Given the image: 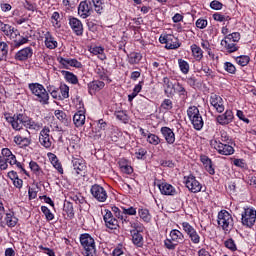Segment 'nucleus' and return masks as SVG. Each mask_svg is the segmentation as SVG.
<instances>
[{
    "label": "nucleus",
    "mask_w": 256,
    "mask_h": 256,
    "mask_svg": "<svg viewBox=\"0 0 256 256\" xmlns=\"http://www.w3.org/2000/svg\"><path fill=\"white\" fill-rule=\"evenodd\" d=\"M4 118L6 119L7 123H10L14 131H25V129L37 130L41 127L39 123H36L24 114H14L13 116H11L5 113ZM23 127H25V129Z\"/></svg>",
    "instance_id": "f257e3e1"
},
{
    "label": "nucleus",
    "mask_w": 256,
    "mask_h": 256,
    "mask_svg": "<svg viewBox=\"0 0 256 256\" xmlns=\"http://www.w3.org/2000/svg\"><path fill=\"white\" fill-rule=\"evenodd\" d=\"M239 41H241V34L239 32H233L224 36L220 45L227 53H235L239 51V46L237 45Z\"/></svg>",
    "instance_id": "f03ea898"
},
{
    "label": "nucleus",
    "mask_w": 256,
    "mask_h": 256,
    "mask_svg": "<svg viewBox=\"0 0 256 256\" xmlns=\"http://www.w3.org/2000/svg\"><path fill=\"white\" fill-rule=\"evenodd\" d=\"M28 89L31 91L32 95L36 97V101L41 103V105H49V92L40 83H30Z\"/></svg>",
    "instance_id": "7ed1b4c3"
},
{
    "label": "nucleus",
    "mask_w": 256,
    "mask_h": 256,
    "mask_svg": "<svg viewBox=\"0 0 256 256\" xmlns=\"http://www.w3.org/2000/svg\"><path fill=\"white\" fill-rule=\"evenodd\" d=\"M184 240L185 236L183 235V232L173 229L170 231L169 238L164 240V247L169 249V251H175V249H177V245H179V243H183Z\"/></svg>",
    "instance_id": "20e7f679"
},
{
    "label": "nucleus",
    "mask_w": 256,
    "mask_h": 256,
    "mask_svg": "<svg viewBox=\"0 0 256 256\" xmlns=\"http://www.w3.org/2000/svg\"><path fill=\"white\" fill-rule=\"evenodd\" d=\"M217 223L225 233H230L235 225L233 216L227 210L218 213Z\"/></svg>",
    "instance_id": "39448f33"
},
{
    "label": "nucleus",
    "mask_w": 256,
    "mask_h": 256,
    "mask_svg": "<svg viewBox=\"0 0 256 256\" xmlns=\"http://www.w3.org/2000/svg\"><path fill=\"white\" fill-rule=\"evenodd\" d=\"M1 157H4L7 159L9 165L11 167H15L18 172L24 173V175H27V170L23 167V164L19 161H17V157L11 152L9 148H3L1 152Z\"/></svg>",
    "instance_id": "423d86ee"
},
{
    "label": "nucleus",
    "mask_w": 256,
    "mask_h": 256,
    "mask_svg": "<svg viewBox=\"0 0 256 256\" xmlns=\"http://www.w3.org/2000/svg\"><path fill=\"white\" fill-rule=\"evenodd\" d=\"M7 37L12 41V45L15 49H19L22 45H27V43H29V37L21 36V33L16 28L11 30Z\"/></svg>",
    "instance_id": "0eeeda50"
},
{
    "label": "nucleus",
    "mask_w": 256,
    "mask_h": 256,
    "mask_svg": "<svg viewBox=\"0 0 256 256\" xmlns=\"http://www.w3.org/2000/svg\"><path fill=\"white\" fill-rule=\"evenodd\" d=\"M210 146L215 149L219 155H233L235 149L233 146L221 142V140L213 139L210 141Z\"/></svg>",
    "instance_id": "6e6552de"
},
{
    "label": "nucleus",
    "mask_w": 256,
    "mask_h": 256,
    "mask_svg": "<svg viewBox=\"0 0 256 256\" xmlns=\"http://www.w3.org/2000/svg\"><path fill=\"white\" fill-rule=\"evenodd\" d=\"M181 226L193 245H199L201 243V236L195 227L191 226L189 222H182Z\"/></svg>",
    "instance_id": "1a4fd4ad"
},
{
    "label": "nucleus",
    "mask_w": 256,
    "mask_h": 256,
    "mask_svg": "<svg viewBox=\"0 0 256 256\" xmlns=\"http://www.w3.org/2000/svg\"><path fill=\"white\" fill-rule=\"evenodd\" d=\"M80 244L83 247L85 253H97V247L95 246V239L91 235L84 233L80 235Z\"/></svg>",
    "instance_id": "9d476101"
},
{
    "label": "nucleus",
    "mask_w": 256,
    "mask_h": 256,
    "mask_svg": "<svg viewBox=\"0 0 256 256\" xmlns=\"http://www.w3.org/2000/svg\"><path fill=\"white\" fill-rule=\"evenodd\" d=\"M51 129L49 127L45 126L39 134V143L44 147L45 149H51L53 146V136H51Z\"/></svg>",
    "instance_id": "9b49d317"
},
{
    "label": "nucleus",
    "mask_w": 256,
    "mask_h": 256,
    "mask_svg": "<svg viewBox=\"0 0 256 256\" xmlns=\"http://www.w3.org/2000/svg\"><path fill=\"white\" fill-rule=\"evenodd\" d=\"M242 225L245 227H253L256 221V210L254 208H245L242 212Z\"/></svg>",
    "instance_id": "f8f14e48"
},
{
    "label": "nucleus",
    "mask_w": 256,
    "mask_h": 256,
    "mask_svg": "<svg viewBox=\"0 0 256 256\" xmlns=\"http://www.w3.org/2000/svg\"><path fill=\"white\" fill-rule=\"evenodd\" d=\"M90 193L92 197L96 199V201H99V203H105L107 201V197H108L107 191L101 185H98V184L92 185L90 189Z\"/></svg>",
    "instance_id": "ddd939ff"
},
{
    "label": "nucleus",
    "mask_w": 256,
    "mask_h": 256,
    "mask_svg": "<svg viewBox=\"0 0 256 256\" xmlns=\"http://www.w3.org/2000/svg\"><path fill=\"white\" fill-rule=\"evenodd\" d=\"M92 13H93V3L91 2V0L80 2L78 6V15L82 19H87V17H90Z\"/></svg>",
    "instance_id": "4468645a"
},
{
    "label": "nucleus",
    "mask_w": 256,
    "mask_h": 256,
    "mask_svg": "<svg viewBox=\"0 0 256 256\" xmlns=\"http://www.w3.org/2000/svg\"><path fill=\"white\" fill-rule=\"evenodd\" d=\"M184 182H185L187 189H189V191H191V193H199V192H201V189H203V186L201 185V183L199 181H197V178H195V176H193V175L184 177Z\"/></svg>",
    "instance_id": "2eb2a0df"
},
{
    "label": "nucleus",
    "mask_w": 256,
    "mask_h": 256,
    "mask_svg": "<svg viewBox=\"0 0 256 256\" xmlns=\"http://www.w3.org/2000/svg\"><path fill=\"white\" fill-rule=\"evenodd\" d=\"M103 219L107 229H111V230L119 229V220H117V218L113 216V213L110 210H105Z\"/></svg>",
    "instance_id": "dca6fc26"
},
{
    "label": "nucleus",
    "mask_w": 256,
    "mask_h": 256,
    "mask_svg": "<svg viewBox=\"0 0 256 256\" xmlns=\"http://www.w3.org/2000/svg\"><path fill=\"white\" fill-rule=\"evenodd\" d=\"M4 214V220L0 222L1 227H9L10 229H12V227H16L17 223H19V218L15 216V212L9 211Z\"/></svg>",
    "instance_id": "f3484780"
},
{
    "label": "nucleus",
    "mask_w": 256,
    "mask_h": 256,
    "mask_svg": "<svg viewBox=\"0 0 256 256\" xmlns=\"http://www.w3.org/2000/svg\"><path fill=\"white\" fill-rule=\"evenodd\" d=\"M14 143H16V145H21L22 147H29V145H31V133L29 130L24 129L23 135L15 136Z\"/></svg>",
    "instance_id": "a211bd4d"
},
{
    "label": "nucleus",
    "mask_w": 256,
    "mask_h": 256,
    "mask_svg": "<svg viewBox=\"0 0 256 256\" xmlns=\"http://www.w3.org/2000/svg\"><path fill=\"white\" fill-rule=\"evenodd\" d=\"M31 57H33V48L27 46L16 52L14 59H16V61H27L31 59Z\"/></svg>",
    "instance_id": "6ab92c4d"
},
{
    "label": "nucleus",
    "mask_w": 256,
    "mask_h": 256,
    "mask_svg": "<svg viewBox=\"0 0 256 256\" xmlns=\"http://www.w3.org/2000/svg\"><path fill=\"white\" fill-rule=\"evenodd\" d=\"M69 25L75 35H77L78 37H81V35H83V23L81 22V20L76 17H70Z\"/></svg>",
    "instance_id": "aec40b11"
},
{
    "label": "nucleus",
    "mask_w": 256,
    "mask_h": 256,
    "mask_svg": "<svg viewBox=\"0 0 256 256\" xmlns=\"http://www.w3.org/2000/svg\"><path fill=\"white\" fill-rule=\"evenodd\" d=\"M210 105L216 109L217 113H223L225 111V105H223V98L217 94L210 96Z\"/></svg>",
    "instance_id": "412c9836"
},
{
    "label": "nucleus",
    "mask_w": 256,
    "mask_h": 256,
    "mask_svg": "<svg viewBox=\"0 0 256 256\" xmlns=\"http://www.w3.org/2000/svg\"><path fill=\"white\" fill-rule=\"evenodd\" d=\"M58 61L65 69H68L69 67H75L76 69H81L83 67V64L79 62L77 59H71V58H58Z\"/></svg>",
    "instance_id": "4be33fe9"
},
{
    "label": "nucleus",
    "mask_w": 256,
    "mask_h": 256,
    "mask_svg": "<svg viewBox=\"0 0 256 256\" xmlns=\"http://www.w3.org/2000/svg\"><path fill=\"white\" fill-rule=\"evenodd\" d=\"M160 133L168 145L175 143V132H173V129L164 126L160 129Z\"/></svg>",
    "instance_id": "5701e85b"
},
{
    "label": "nucleus",
    "mask_w": 256,
    "mask_h": 256,
    "mask_svg": "<svg viewBox=\"0 0 256 256\" xmlns=\"http://www.w3.org/2000/svg\"><path fill=\"white\" fill-rule=\"evenodd\" d=\"M234 117L233 111L226 110L224 114H221L216 118V121L219 125H229V123L233 122Z\"/></svg>",
    "instance_id": "b1692460"
},
{
    "label": "nucleus",
    "mask_w": 256,
    "mask_h": 256,
    "mask_svg": "<svg viewBox=\"0 0 256 256\" xmlns=\"http://www.w3.org/2000/svg\"><path fill=\"white\" fill-rule=\"evenodd\" d=\"M158 188L160 189V193L162 195H170V196H175L177 195V190L173 185L167 183V182H162L161 184H158Z\"/></svg>",
    "instance_id": "393cba45"
},
{
    "label": "nucleus",
    "mask_w": 256,
    "mask_h": 256,
    "mask_svg": "<svg viewBox=\"0 0 256 256\" xmlns=\"http://www.w3.org/2000/svg\"><path fill=\"white\" fill-rule=\"evenodd\" d=\"M72 165H73V169H74L75 173H77V175H81V173H83V171H85V169H87V166L85 165V160H83V158L73 157Z\"/></svg>",
    "instance_id": "a878e982"
},
{
    "label": "nucleus",
    "mask_w": 256,
    "mask_h": 256,
    "mask_svg": "<svg viewBox=\"0 0 256 256\" xmlns=\"http://www.w3.org/2000/svg\"><path fill=\"white\" fill-rule=\"evenodd\" d=\"M105 87V82L94 80L90 83H88V93L90 95H95L97 91H101Z\"/></svg>",
    "instance_id": "bb28decb"
},
{
    "label": "nucleus",
    "mask_w": 256,
    "mask_h": 256,
    "mask_svg": "<svg viewBox=\"0 0 256 256\" xmlns=\"http://www.w3.org/2000/svg\"><path fill=\"white\" fill-rule=\"evenodd\" d=\"M73 123L75 127H83L85 125V112L83 110H79L74 114Z\"/></svg>",
    "instance_id": "cd10ccee"
},
{
    "label": "nucleus",
    "mask_w": 256,
    "mask_h": 256,
    "mask_svg": "<svg viewBox=\"0 0 256 256\" xmlns=\"http://www.w3.org/2000/svg\"><path fill=\"white\" fill-rule=\"evenodd\" d=\"M47 155H48V158H49L50 162L52 163L53 167L58 171V173L63 175V166L61 165V162H59L57 155H55L51 152H49Z\"/></svg>",
    "instance_id": "c85d7f7f"
},
{
    "label": "nucleus",
    "mask_w": 256,
    "mask_h": 256,
    "mask_svg": "<svg viewBox=\"0 0 256 256\" xmlns=\"http://www.w3.org/2000/svg\"><path fill=\"white\" fill-rule=\"evenodd\" d=\"M44 39H45V46L47 49H57L58 43L55 41V38L53 35H51V32H46L44 34Z\"/></svg>",
    "instance_id": "c756f323"
},
{
    "label": "nucleus",
    "mask_w": 256,
    "mask_h": 256,
    "mask_svg": "<svg viewBox=\"0 0 256 256\" xmlns=\"http://www.w3.org/2000/svg\"><path fill=\"white\" fill-rule=\"evenodd\" d=\"M114 217H116V219H119V221H121L122 227L124 229H129V216L125 215L124 210L123 211L120 210L118 213L114 214Z\"/></svg>",
    "instance_id": "7c9ffc66"
},
{
    "label": "nucleus",
    "mask_w": 256,
    "mask_h": 256,
    "mask_svg": "<svg viewBox=\"0 0 256 256\" xmlns=\"http://www.w3.org/2000/svg\"><path fill=\"white\" fill-rule=\"evenodd\" d=\"M90 53H92V55H98V59H100V61H105V59H107L104 47L95 46L93 48H90Z\"/></svg>",
    "instance_id": "2f4dec72"
},
{
    "label": "nucleus",
    "mask_w": 256,
    "mask_h": 256,
    "mask_svg": "<svg viewBox=\"0 0 256 256\" xmlns=\"http://www.w3.org/2000/svg\"><path fill=\"white\" fill-rule=\"evenodd\" d=\"M132 236V243L136 247H143L144 240H143V234L141 232H130Z\"/></svg>",
    "instance_id": "473e14b6"
},
{
    "label": "nucleus",
    "mask_w": 256,
    "mask_h": 256,
    "mask_svg": "<svg viewBox=\"0 0 256 256\" xmlns=\"http://www.w3.org/2000/svg\"><path fill=\"white\" fill-rule=\"evenodd\" d=\"M141 59H143V55L139 52H132L128 55V63H130V65H138Z\"/></svg>",
    "instance_id": "72a5a7b5"
},
{
    "label": "nucleus",
    "mask_w": 256,
    "mask_h": 256,
    "mask_svg": "<svg viewBox=\"0 0 256 256\" xmlns=\"http://www.w3.org/2000/svg\"><path fill=\"white\" fill-rule=\"evenodd\" d=\"M131 227L130 233H143L145 227L139 221L131 222L129 219L128 228Z\"/></svg>",
    "instance_id": "f704fd0d"
},
{
    "label": "nucleus",
    "mask_w": 256,
    "mask_h": 256,
    "mask_svg": "<svg viewBox=\"0 0 256 256\" xmlns=\"http://www.w3.org/2000/svg\"><path fill=\"white\" fill-rule=\"evenodd\" d=\"M191 51L196 61H201V59H203V50L197 44L191 45Z\"/></svg>",
    "instance_id": "c9c22d12"
},
{
    "label": "nucleus",
    "mask_w": 256,
    "mask_h": 256,
    "mask_svg": "<svg viewBox=\"0 0 256 256\" xmlns=\"http://www.w3.org/2000/svg\"><path fill=\"white\" fill-rule=\"evenodd\" d=\"M138 215L140 217V219H142V221H144V223H150L151 222V213L149 212V209L147 208H140L138 210Z\"/></svg>",
    "instance_id": "e433bc0d"
},
{
    "label": "nucleus",
    "mask_w": 256,
    "mask_h": 256,
    "mask_svg": "<svg viewBox=\"0 0 256 256\" xmlns=\"http://www.w3.org/2000/svg\"><path fill=\"white\" fill-rule=\"evenodd\" d=\"M187 116L189 120L192 121L193 119L200 117L201 112H199V108H197L196 106H190L187 110Z\"/></svg>",
    "instance_id": "4c0bfd02"
},
{
    "label": "nucleus",
    "mask_w": 256,
    "mask_h": 256,
    "mask_svg": "<svg viewBox=\"0 0 256 256\" xmlns=\"http://www.w3.org/2000/svg\"><path fill=\"white\" fill-rule=\"evenodd\" d=\"M191 124L193 125V128L196 131H201L203 129V126L205 125V122L203 121V116H198L197 118H193V120H190Z\"/></svg>",
    "instance_id": "58836bf2"
},
{
    "label": "nucleus",
    "mask_w": 256,
    "mask_h": 256,
    "mask_svg": "<svg viewBox=\"0 0 256 256\" xmlns=\"http://www.w3.org/2000/svg\"><path fill=\"white\" fill-rule=\"evenodd\" d=\"M170 41L166 44V49H179L181 44L179 43V39L173 35H169Z\"/></svg>",
    "instance_id": "ea45409f"
},
{
    "label": "nucleus",
    "mask_w": 256,
    "mask_h": 256,
    "mask_svg": "<svg viewBox=\"0 0 256 256\" xmlns=\"http://www.w3.org/2000/svg\"><path fill=\"white\" fill-rule=\"evenodd\" d=\"M174 91H176L182 99H187V90L185 89L183 84L177 82L174 85Z\"/></svg>",
    "instance_id": "a19ab883"
},
{
    "label": "nucleus",
    "mask_w": 256,
    "mask_h": 256,
    "mask_svg": "<svg viewBox=\"0 0 256 256\" xmlns=\"http://www.w3.org/2000/svg\"><path fill=\"white\" fill-rule=\"evenodd\" d=\"M163 83L165 85V93L166 95H172L173 89H175V85H173V82L168 77L163 78Z\"/></svg>",
    "instance_id": "79ce46f5"
},
{
    "label": "nucleus",
    "mask_w": 256,
    "mask_h": 256,
    "mask_svg": "<svg viewBox=\"0 0 256 256\" xmlns=\"http://www.w3.org/2000/svg\"><path fill=\"white\" fill-rule=\"evenodd\" d=\"M146 141L150 145L157 146L161 143V138H159V136H157V134L148 133Z\"/></svg>",
    "instance_id": "37998d69"
},
{
    "label": "nucleus",
    "mask_w": 256,
    "mask_h": 256,
    "mask_svg": "<svg viewBox=\"0 0 256 256\" xmlns=\"http://www.w3.org/2000/svg\"><path fill=\"white\" fill-rule=\"evenodd\" d=\"M58 89L62 101H65V99H69V86H67L66 84H60Z\"/></svg>",
    "instance_id": "c03bdc74"
},
{
    "label": "nucleus",
    "mask_w": 256,
    "mask_h": 256,
    "mask_svg": "<svg viewBox=\"0 0 256 256\" xmlns=\"http://www.w3.org/2000/svg\"><path fill=\"white\" fill-rule=\"evenodd\" d=\"M7 55H9V45L5 42L0 43V61H3V59L7 58Z\"/></svg>",
    "instance_id": "a18cd8bd"
},
{
    "label": "nucleus",
    "mask_w": 256,
    "mask_h": 256,
    "mask_svg": "<svg viewBox=\"0 0 256 256\" xmlns=\"http://www.w3.org/2000/svg\"><path fill=\"white\" fill-rule=\"evenodd\" d=\"M235 61L238 65H240V67H247V65H249V61H251V58L243 55L236 57Z\"/></svg>",
    "instance_id": "49530a36"
},
{
    "label": "nucleus",
    "mask_w": 256,
    "mask_h": 256,
    "mask_svg": "<svg viewBox=\"0 0 256 256\" xmlns=\"http://www.w3.org/2000/svg\"><path fill=\"white\" fill-rule=\"evenodd\" d=\"M48 93H50L53 99H57V101H62L61 92H59V88L48 87Z\"/></svg>",
    "instance_id": "de8ad7c7"
},
{
    "label": "nucleus",
    "mask_w": 256,
    "mask_h": 256,
    "mask_svg": "<svg viewBox=\"0 0 256 256\" xmlns=\"http://www.w3.org/2000/svg\"><path fill=\"white\" fill-rule=\"evenodd\" d=\"M65 79L66 81H68V83H71L72 85H77V83H79V79L77 78V76L69 71L65 72Z\"/></svg>",
    "instance_id": "09e8293b"
},
{
    "label": "nucleus",
    "mask_w": 256,
    "mask_h": 256,
    "mask_svg": "<svg viewBox=\"0 0 256 256\" xmlns=\"http://www.w3.org/2000/svg\"><path fill=\"white\" fill-rule=\"evenodd\" d=\"M92 3V9L94 7V10L98 13V15H101L103 13V2L101 0H91Z\"/></svg>",
    "instance_id": "8fccbe9b"
},
{
    "label": "nucleus",
    "mask_w": 256,
    "mask_h": 256,
    "mask_svg": "<svg viewBox=\"0 0 256 256\" xmlns=\"http://www.w3.org/2000/svg\"><path fill=\"white\" fill-rule=\"evenodd\" d=\"M178 65H179V69L180 71L184 74L187 75V73H189V63L183 59H179L178 60Z\"/></svg>",
    "instance_id": "3c124183"
},
{
    "label": "nucleus",
    "mask_w": 256,
    "mask_h": 256,
    "mask_svg": "<svg viewBox=\"0 0 256 256\" xmlns=\"http://www.w3.org/2000/svg\"><path fill=\"white\" fill-rule=\"evenodd\" d=\"M29 167L31 169V171L36 174L37 176L39 175H43V170H41V167H39V164H37V162L35 161H31L29 163Z\"/></svg>",
    "instance_id": "603ef678"
},
{
    "label": "nucleus",
    "mask_w": 256,
    "mask_h": 256,
    "mask_svg": "<svg viewBox=\"0 0 256 256\" xmlns=\"http://www.w3.org/2000/svg\"><path fill=\"white\" fill-rule=\"evenodd\" d=\"M15 27L9 25V24H5L3 23V21L0 20V31H2V33H4V35L7 37L11 31L14 29Z\"/></svg>",
    "instance_id": "864d4df0"
},
{
    "label": "nucleus",
    "mask_w": 256,
    "mask_h": 256,
    "mask_svg": "<svg viewBox=\"0 0 256 256\" xmlns=\"http://www.w3.org/2000/svg\"><path fill=\"white\" fill-rule=\"evenodd\" d=\"M224 70L227 73H230L231 75H235V73H237V68L231 62H225L224 63Z\"/></svg>",
    "instance_id": "5fc2aeb1"
},
{
    "label": "nucleus",
    "mask_w": 256,
    "mask_h": 256,
    "mask_svg": "<svg viewBox=\"0 0 256 256\" xmlns=\"http://www.w3.org/2000/svg\"><path fill=\"white\" fill-rule=\"evenodd\" d=\"M115 117L119 121H123V123H127L129 121V116H127V112H125V111L115 112Z\"/></svg>",
    "instance_id": "6e6d98bb"
},
{
    "label": "nucleus",
    "mask_w": 256,
    "mask_h": 256,
    "mask_svg": "<svg viewBox=\"0 0 256 256\" xmlns=\"http://www.w3.org/2000/svg\"><path fill=\"white\" fill-rule=\"evenodd\" d=\"M41 211L44 213L47 221H53V219H55V215L51 213V210L47 208V206H42Z\"/></svg>",
    "instance_id": "4d7b16f0"
},
{
    "label": "nucleus",
    "mask_w": 256,
    "mask_h": 256,
    "mask_svg": "<svg viewBox=\"0 0 256 256\" xmlns=\"http://www.w3.org/2000/svg\"><path fill=\"white\" fill-rule=\"evenodd\" d=\"M213 19L214 21H218L219 23H223V21H231V17L225 16L221 13H214Z\"/></svg>",
    "instance_id": "13d9d810"
},
{
    "label": "nucleus",
    "mask_w": 256,
    "mask_h": 256,
    "mask_svg": "<svg viewBox=\"0 0 256 256\" xmlns=\"http://www.w3.org/2000/svg\"><path fill=\"white\" fill-rule=\"evenodd\" d=\"M224 245L230 251H237V244H235V240H233L232 238L227 239L224 242Z\"/></svg>",
    "instance_id": "bf43d9fd"
},
{
    "label": "nucleus",
    "mask_w": 256,
    "mask_h": 256,
    "mask_svg": "<svg viewBox=\"0 0 256 256\" xmlns=\"http://www.w3.org/2000/svg\"><path fill=\"white\" fill-rule=\"evenodd\" d=\"M54 115L62 123H65V121H67V114H65L63 110H55Z\"/></svg>",
    "instance_id": "052dcab7"
},
{
    "label": "nucleus",
    "mask_w": 256,
    "mask_h": 256,
    "mask_svg": "<svg viewBox=\"0 0 256 256\" xmlns=\"http://www.w3.org/2000/svg\"><path fill=\"white\" fill-rule=\"evenodd\" d=\"M120 169L123 173H126V175H131V173H133V167L127 164L120 163Z\"/></svg>",
    "instance_id": "680f3d73"
},
{
    "label": "nucleus",
    "mask_w": 256,
    "mask_h": 256,
    "mask_svg": "<svg viewBox=\"0 0 256 256\" xmlns=\"http://www.w3.org/2000/svg\"><path fill=\"white\" fill-rule=\"evenodd\" d=\"M162 109H165L166 111H169L173 109V101L171 99H165L161 104Z\"/></svg>",
    "instance_id": "e2e57ef3"
},
{
    "label": "nucleus",
    "mask_w": 256,
    "mask_h": 256,
    "mask_svg": "<svg viewBox=\"0 0 256 256\" xmlns=\"http://www.w3.org/2000/svg\"><path fill=\"white\" fill-rule=\"evenodd\" d=\"M210 7L211 9H214V11H221V9H223V3L214 0L210 3Z\"/></svg>",
    "instance_id": "0e129e2a"
},
{
    "label": "nucleus",
    "mask_w": 256,
    "mask_h": 256,
    "mask_svg": "<svg viewBox=\"0 0 256 256\" xmlns=\"http://www.w3.org/2000/svg\"><path fill=\"white\" fill-rule=\"evenodd\" d=\"M122 211H124V214L127 215H137V209L133 206L125 208L122 207Z\"/></svg>",
    "instance_id": "69168bd1"
},
{
    "label": "nucleus",
    "mask_w": 256,
    "mask_h": 256,
    "mask_svg": "<svg viewBox=\"0 0 256 256\" xmlns=\"http://www.w3.org/2000/svg\"><path fill=\"white\" fill-rule=\"evenodd\" d=\"M220 143H229L231 139L229 138V134H227L225 131L220 132V139H218Z\"/></svg>",
    "instance_id": "338daca9"
},
{
    "label": "nucleus",
    "mask_w": 256,
    "mask_h": 256,
    "mask_svg": "<svg viewBox=\"0 0 256 256\" xmlns=\"http://www.w3.org/2000/svg\"><path fill=\"white\" fill-rule=\"evenodd\" d=\"M207 25H208V22L206 19H198L196 21V27L198 29H205V27H207Z\"/></svg>",
    "instance_id": "774afa93"
}]
</instances>
